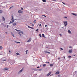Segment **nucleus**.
Segmentation results:
<instances>
[{
    "mask_svg": "<svg viewBox=\"0 0 77 77\" xmlns=\"http://www.w3.org/2000/svg\"><path fill=\"white\" fill-rule=\"evenodd\" d=\"M36 32H38V30H39V29H36Z\"/></svg>",
    "mask_w": 77,
    "mask_h": 77,
    "instance_id": "cd10ccee",
    "label": "nucleus"
},
{
    "mask_svg": "<svg viewBox=\"0 0 77 77\" xmlns=\"http://www.w3.org/2000/svg\"><path fill=\"white\" fill-rule=\"evenodd\" d=\"M32 26H34V25L33 24H32Z\"/></svg>",
    "mask_w": 77,
    "mask_h": 77,
    "instance_id": "ea45409f",
    "label": "nucleus"
},
{
    "mask_svg": "<svg viewBox=\"0 0 77 77\" xmlns=\"http://www.w3.org/2000/svg\"><path fill=\"white\" fill-rule=\"evenodd\" d=\"M18 32H19V33H22V34H23V32L20 31V30H18Z\"/></svg>",
    "mask_w": 77,
    "mask_h": 77,
    "instance_id": "7ed1b4c3",
    "label": "nucleus"
},
{
    "mask_svg": "<svg viewBox=\"0 0 77 77\" xmlns=\"http://www.w3.org/2000/svg\"><path fill=\"white\" fill-rule=\"evenodd\" d=\"M69 48H72V47L71 46H69Z\"/></svg>",
    "mask_w": 77,
    "mask_h": 77,
    "instance_id": "c03bdc74",
    "label": "nucleus"
},
{
    "mask_svg": "<svg viewBox=\"0 0 77 77\" xmlns=\"http://www.w3.org/2000/svg\"><path fill=\"white\" fill-rule=\"evenodd\" d=\"M54 2H56V0H54Z\"/></svg>",
    "mask_w": 77,
    "mask_h": 77,
    "instance_id": "79ce46f5",
    "label": "nucleus"
},
{
    "mask_svg": "<svg viewBox=\"0 0 77 77\" xmlns=\"http://www.w3.org/2000/svg\"><path fill=\"white\" fill-rule=\"evenodd\" d=\"M20 36H21V34H20Z\"/></svg>",
    "mask_w": 77,
    "mask_h": 77,
    "instance_id": "0e129e2a",
    "label": "nucleus"
},
{
    "mask_svg": "<svg viewBox=\"0 0 77 77\" xmlns=\"http://www.w3.org/2000/svg\"><path fill=\"white\" fill-rule=\"evenodd\" d=\"M68 32L69 33H71V31H70V30H68Z\"/></svg>",
    "mask_w": 77,
    "mask_h": 77,
    "instance_id": "a211bd4d",
    "label": "nucleus"
},
{
    "mask_svg": "<svg viewBox=\"0 0 77 77\" xmlns=\"http://www.w3.org/2000/svg\"><path fill=\"white\" fill-rule=\"evenodd\" d=\"M58 60H59V59H60V57H59V58H58Z\"/></svg>",
    "mask_w": 77,
    "mask_h": 77,
    "instance_id": "5fc2aeb1",
    "label": "nucleus"
},
{
    "mask_svg": "<svg viewBox=\"0 0 77 77\" xmlns=\"http://www.w3.org/2000/svg\"><path fill=\"white\" fill-rule=\"evenodd\" d=\"M28 27H29V29H31V28H32V27H30L29 26H28Z\"/></svg>",
    "mask_w": 77,
    "mask_h": 77,
    "instance_id": "7c9ffc66",
    "label": "nucleus"
},
{
    "mask_svg": "<svg viewBox=\"0 0 77 77\" xmlns=\"http://www.w3.org/2000/svg\"><path fill=\"white\" fill-rule=\"evenodd\" d=\"M17 24L16 23H13V26H15V25H16Z\"/></svg>",
    "mask_w": 77,
    "mask_h": 77,
    "instance_id": "dca6fc26",
    "label": "nucleus"
},
{
    "mask_svg": "<svg viewBox=\"0 0 77 77\" xmlns=\"http://www.w3.org/2000/svg\"><path fill=\"white\" fill-rule=\"evenodd\" d=\"M51 75H53V74L50 75V76H51Z\"/></svg>",
    "mask_w": 77,
    "mask_h": 77,
    "instance_id": "8fccbe9b",
    "label": "nucleus"
},
{
    "mask_svg": "<svg viewBox=\"0 0 77 77\" xmlns=\"http://www.w3.org/2000/svg\"><path fill=\"white\" fill-rule=\"evenodd\" d=\"M42 2H46V0H42Z\"/></svg>",
    "mask_w": 77,
    "mask_h": 77,
    "instance_id": "412c9836",
    "label": "nucleus"
},
{
    "mask_svg": "<svg viewBox=\"0 0 77 77\" xmlns=\"http://www.w3.org/2000/svg\"><path fill=\"white\" fill-rule=\"evenodd\" d=\"M46 66V64H43V67H45V66Z\"/></svg>",
    "mask_w": 77,
    "mask_h": 77,
    "instance_id": "aec40b11",
    "label": "nucleus"
},
{
    "mask_svg": "<svg viewBox=\"0 0 77 77\" xmlns=\"http://www.w3.org/2000/svg\"><path fill=\"white\" fill-rule=\"evenodd\" d=\"M46 48H48V47H46Z\"/></svg>",
    "mask_w": 77,
    "mask_h": 77,
    "instance_id": "6e6d98bb",
    "label": "nucleus"
},
{
    "mask_svg": "<svg viewBox=\"0 0 77 77\" xmlns=\"http://www.w3.org/2000/svg\"><path fill=\"white\" fill-rule=\"evenodd\" d=\"M9 53H11V51H9Z\"/></svg>",
    "mask_w": 77,
    "mask_h": 77,
    "instance_id": "864d4df0",
    "label": "nucleus"
},
{
    "mask_svg": "<svg viewBox=\"0 0 77 77\" xmlns=\"http://www.w3.org/2000/svg\"><path fill=\"white\" fill-rule=\"evenodd\" d=\"M12 36H13V37H15V36H14V34L12 35Z\"/></svg>",
    "mask_w": 77,
    "mask_h": 77,
    "instance_id": "c9c22d12",
    "label": "nucleus"
},
{
    "mask_svg": "<svg viewBox=\"0 0 77 77\" xmlns=\"http://www.w3.org/2000/svg\"><path fill=\"white\" fill-rule=\"evenodd\" d=\"M68 57H69V58L71 57V56H69Z\"/></svg>",
    "mask_w": 77,
    "mask_h": 77,
    "instance_id": "2f4dec72",
    "label": "nucleus"
},
{
    "mask_svg": "<svg viewBox=\"0 0 77 77\" xmlns=\"http://www.w3.org/2000/svg\"><path fill=\"white\" fill-rule=\"evenodd\" d=\"M6 61V60H2L3 62Z\"/></svg>",
    "mask_w": 77,
    "mask_h": 77,
    "instance_id": "bb28decb",
    "label": "nucleus"
},
{
    "mask_svg": "<svg viewBox=\"0 0 77 77\" xmlns=\"http://www.w3.org/2000/svg\"><path fill=\"white\" fill-rule=\"evenodd\" d=\"M11 23V21L10 23H9V24H10Z\"/></svg>",
    "mask_w": 77,
    "mask_h": 77,
    "instance_id": "a19ab883",
    "label": "nucleus"
},
{
    "mask_svg": "<svg viewBox=\"0 0 77 77\" xmlns=\"http://www.w3.org/2000/svg\"><path fill=\"white\" fill-rule=\"evenodd\" d=\"M11 17H12L11 20H12V21H13L14 20V18H13V16H12Z\"/></svg>",
    "mask_w": 77,
    "mask_h": 77,
    "instance_id": "2eb2a0df",
    "label": "nucleus"
},
{
    "mask_svg": "<svg viewBox=\"0 0 77 77\" xmlns=\"http://www.w3.org/2000/svg\"><path fill=\"white\" fill-rule=\"evenodd\" d=\"M40 67H41V65H40Z\"/></svg>",
    "mask_w": 77,
    "mask_h": 77,
    "instance_id": "052dcab7",
    "label": "nucleus"
},
{
    "mask_svg": "<svg viewBox=\"0 0 77 77\" xmlns=\"http://www.w3.org/2000/svg\"><path fill=\"white\" fill-rule=\"evenodd\" d=\"M39 35L40 37H42V35H41V34H39Z\"/></svg>",
    "mask_w": 77,
    "mask_h": 77,
    "instance_id": "b1692460",
    "label": "nucleus"
},
{
    "mask_svg": "<svg viewBox=\"0 0 77 77\" xmlns=\"http://www.w3.org/2000/svg\"><path fill=\"white\" fill-rule=\"evenodd\" d=\"M14 42H16V43H20V42H17L16 41H15Z\"/></svg>",
    "mask_w": 77,
    "mask_h": 77,
    "instance_id": "4be33fe9",
    "label": "nucleus"
},
{
    "mask_svg": "<svg viewBox=\"0 0 77 77\" xmlns=\"http://www.w3.org/2000/svg\"><path fill=\"white\" fill-rule=\"evenodd\" d=\"M60 36H62V34H60Z\"/></svg>",
    "mask_w": 77,
    "mask_h": 77,
    "instance_id": "3c124183",
    "label": "nucleus"
},
{
    "mask_svg": "<svg viewBox=\"0 0 77 77\" xmlns=\"http://www.w3.org/2000/svg\"><path fill=\"white\" fill-rule=\"evenodd\" d=\"M46 63H49V62H46Z\"/></svg>",
    "mask_w": 77,
    "mask_h": 77,
    "instance_id": "e433bc0d",
    "label": "nucleus"
},
{
    "mask_svg": "<svg viewBox=\"0 0 77 77\" xmlns=\"http://www.w3.org/2000/svg\"><path fill=\"white\" fill-rule=\"evenodd\" d=\"M33 22L34 23H36V20H34Z\"/></svg>",
    "mask_w": 77,
    "mask_h": 77,
    "instance_id": "f3484780",
    "label": "nucleus"
},
{
    "mask_svg": "<svg viewBox=\"0 0 77 77\" xmlns=\"http://www.w3.org/2000/svg\"><path fill=\"white\" fill-rule=\"evenodd\" d=\"M27 51H29L26 50V54H27Z\"/></svg>",
    "mask_w": 77,
    "mask_h": 77,
    "instance_id": "5701e85b",
    "label": "nucleus"
},
{
    "mask_svg": "<svg viewBox=\"0 0 77 77\" xmlns=\"http://www.w3.org/2000/svg\"><path fill=\"white\" fill-rule=\"evenodd\" d=\"M64 23L65 25V26H66L67 25H68V22H67V21L64 22Z\"/></svg>",
    "mask_w": 77,
    "mask_h": 77,
    "instance_id": "f257e3e1",
    "label": "nucleus"
},
{
    "mask_svg": "<svg viewBox=\"0 0 77 77\" xmlns=\"http://www.w3.org/2000/svg\"><path fill=\"white\" fill-rule=\"evenodd\" d=\"M65 18H67V17H65Z\"/></svg>",
    "mask_w": 77,
    "mask_h": 77,
    "instance_id": "4d7b16f0",
    "label": "nucleus"
},
{
    "mask_svg": "<svg viewBox=\"0 0 77 77\" xmlns=\"http://www.w3.org/2000/svg\"><path fill=\"white\" fill-rule=\"evenodd\" d=\"M59 74V72H57L55 73V74Z\"/></svg>",
    "mask_w": 77,
    "mask_h": 77,
    "instance_id": "9b49d317",
    "label": "nucleus"
},
{
    "mask_svg": "<svg viewBox=\"0 0 77 77\" xmlns=\"http://www.w3.org/2000/svg\"><path fill=\"white\" fill-rule=\"evenodd\" d=\"M23 71V69H22L20 70L18 73V74H20V73H21V72H22Z\"/></svg>",
    "mask_w": 77,
    "mask_h": 77,
    "instance_id": "f03ea898",
    "label": "nucleus"
},
{
    "mask_svg": "<svg viewBox=\"0 0 77 77\" xmlns=\"http://www.w3.org/2000/svg\"><path fill=\"white\" fill-rule=\"evenodd\" d=\"M42 37H43V38H45V36L44 35V34H42Z\"/></svg>",
    "mask_w": 77,
    "mask_h": 77,
    "instance_id": "4468645a",
    "label": "nucleus"
},
{
    "mask_svg": "<svg viewBox=\"0 0 77 77\" xmlns=\"http://www.w3.org/2000/svg\"><path fill=\"white\" fill-rule=\"evenodd\" d=\"M8 69H9L8 68H5L4 69V71H6V70H8Z\"/></svg>",
    "mask_w": 77,
    "mask_h": 77,
    "instance_id": "9d476101",
    "label": "nucleus"
},
{
    "mask_svg": "<svg viewBox=\"0 0 77 77\" xmlns=\"http://www.w3.org/2000/svg\"><path fill=\"white\" fill-rule=\"evenodd\" d=\"M12 8H13V6L11 7H10V8H9L10 9H11Z\"/></svg>",
    "mask_w": 77,
    "mask_h": 77,
    "instance_id": "72a5a7b5",
    "label": "nucleus"
},
{
    "mask_svg": "<svg viewBox=\"0 0 77 77\" xmlns=\"http://www.w3.org/2000/svg\"><path fill=\"white\" fill-rule=\"evenodd\" d=\"M72 15H75V16H77V14H75L74 13H72Z\"/></svg>",
    "mask_w": 77,
    "mask_h": 77,
    "instance_id": "f8f14e48",
    "label": "nucleus"
},
{
    "mask_svg": "<svg viewBox=\"0 0 77 77\" xmlns=\"http://www.w3.org/2000/svg\"><path fill=\"white\" fill-rule=\"evenodd\" d=\"M0 48L1 49H2V48H3V47H2V46H1L0 47Z\"/></svg>",
    "mask_w": 77,
    "mask_h": 77,
    "instance_id": "c85d7f7f",
    "label": "nucleus"
},
{
    "mask_svg": "<svg viewBox=\"0 0 77 77\" xmlns=\"http://www.w3.org/2000/svg\"><path fill=\"white\" fill-rule=\"evenodd\" d=\"M64 59H65V57H64Z\"/></svg>",
    "mask_w": 77,
    "mask_h": 77,
    "instance_id": "13d9d810",
    "label": "nucleus"
},
{
    "mask_svg": "<svg viewBox=\"0 0 77 77\" xmlns=\"http://www.w3.org/2000/svg\"><path fill=\"white\" fill-rule=\"evenodd\" d=\"M52 0V1H54V0Z\"/></svg>",
    "mask_w": 77,
    "mask_h": 77,
    "instance_id": "69168bd1",
    "label": "nucleus"
},
{
    "mask_svg": "<svg viewBox=\"0 0 77 77\" xmlns=\"http://www.w3.org/2000/svg\"><path fill=\"white\" fill-rule=\"evenodd\" d=\"M5 33H6V34H8V32H5Z\"/></svg>",
    "mask_w": 77,
    "mask_h": 77,
    "instance_id": "37998d69",
    "label": "nucleus"
},
{
    "mask_svg": "<svg viewBox=\"0 0 77 77\" xmlns=\"http://www.w3.org/2000/svg\"><path fill=\"white\" fill-rule=\"evenodd\" d=\"M7 28H8V25H7Z\"/></svg>",
    "mask_w": 77,
    "mask_h": 77,
    "instance_id": "bf43d9fd",
    "label": "nucleus"
},
{
    "mask_svg": "<svg viewBox=\"0 0 77 77\" xmlns=\"http://www.w3.org/2000/svg\"><path fill=\"white\" fill-rule=\"evenodd\" d=\"M18 12L19 14H21V13H22V11L21 10H19Z\"/></svg>",
    "mask_w": 77,
    "mask_h": 77,
    "instance_id": "1a4fd4ad",
    "label": "nucleus"
},
{
    "mask_svg": "<svg viewBox=\"0 0 77 77\" xmlns=\"http://www.w3.org/2000/svg\"><path fill=\"white\" fill-rule=\"evenodd\" d=\"M69 53H72V49L69 50Z\"/></svg>",
    "mask_w": 77,
    "mask_h": 77,
    "instance_id": "39448f33",
    "label": "nucleus"
},
{
    "mask_svg": "<svg viewBox=\"0 0 77 77\" xmlns=\"http://www.w3.org/2000/svg\"><path fill=\"white\" fill-rule=\"evenodd\" d=\"M31 41V38H29V39L27 41V42H30Z\"/></svg>",
    "mask_w": 77,
    "mask_h": 77,
    "instance_id": "423d86ee",
    "label": "nucleus"
},
{
    "mask_svg": "<svg viewBox=\"0 0 77 77\" xmlns=\"http://www.w3.org/2000/svg\"><path fill=\"white\" fill-rule=\"evenodd\" d=\"M45 53H48V54H50V52H48V51H45Z\"/></svg>",
    "mask_w": 77,
    "mask_h": 77,
    "instance_id": "0eeeda50",
    "label": "nucleus"
},
{
    "mask_svg": "<svg viewBox=\"0 0 77 77\" xmlns=\"http://www.w3.org/2000/svg\"><path fill=\"white\" fill-rule=\"evenodd\" d=\"M16 54H17V55H20V54L19 53H18V52H17L16 53Z\"/></svg>",
    "mask_w": 77,
    "mask_h": 77,
    "instance_id": "6ab92c4d",
    "label": "nucleus"
},
{
    "mask_svg": "<svg viewBox=\"0 0 77 77\" xmlns=\"http://www.w3.org/2000/svg\"><path fill=\"white\" fill-rule=\"evenodd\" d=\"M60 50H63V49L62 48H60Z\"/></svg>",
    "mask_w": 77,
    "mask_h": 77,
    "instance_id": "c756f323",
    "label": "nucleus"
},
{
    "mask_svg": "<svg viewBox=\"0 0 77 77\" xmlns=\"http://www.w3.org/2000/svg\"><path fill=\"white\" fill-rule=\"evenodd\" d=\"M47 25H45V27H47Z\"/></svg>",
    "mask_w": 77,
    "mask_h": 77,
    "instance_id": "49530a36",
    "label": "nucleus"
},
{
    "mask_svg": "<svg viewBox=\"0 0 77 77\" xmlns=\"http://www.w3.org/2000/svg\"><path fill=\"white\" fill-rule=\"evenodd\" d=\"M77 72V71H76L75 72Z\"/></svg>",
    "mask_w": 77,
    "mask_h": 77,
    "instance_id": "680f3d73",
    "label": "nucleus"
},
{
    "mask_svg": "<svg viewBox=\"0 0 77 77\" xmlns=\"http://www.w3.org/2000/svg\"><path fill=\"white\" fill-rule=\"evenodd\" d=\"M51 72H49L47 75V76H49V75H50V74H51Z\"/></svg>",
    "mask_w": 77,
    "mask_h": 77,
    "instance_id": "20e7f679",
    "label": "nucleus"
},
{
    "mask_svg": "<svg viewBox=\"0 0 77 77\" xmlns=\"http://www.w3.org/2000/svg\"><path fill=\"white\" fill-rule=\"evenodd\" d=\"M2 20L3 21H5V18L4 17H2Z\"/></svg>",
    "mask_w": 77,
    "mask_h": 77,
    "instance_id": "6e6552de",
    "label": "nucleus"
},
{
    "mask_svg": "<svg viewBox=\"0 0 77 77\" xmlns=\"http://www.w3.org/2000/svg\"><path fill=\"white\" fill-rule=\"evenodd\" d=\"M2 3H4V2H2Z\"/></svg>",
    "mask_w": 77,
    "mask_h": 77,
    "instance_id": "e2e57ef3",
    "label": "nucleus"
},
{
    "mask_svg": "<svg viewBox=\"0 0 77 77\" xmlns=\"http://www.w3.org/2000/svg\"><path fill=\"white\" fill-rule=\"evenodd\" d=\"M3 12V10H0V14H2Z\"/></svg>",
    "mask_w": 77,
    "mask_h": 77,
    "instance_id": "ddd939ff",
    "label": "nucleus"
},
{
    "mask_svg": "<svg viewBox=\"0 0 77 77\" xmlns=\"http://www.w3.org/2000/svg\"><path fill=\"white\" fill-rule=\"evenodd\" d=\"M39 26H41V24H39Z\"/></svg>",
    "mask_w": 77,
    "mask_h": 77,
    "instance_id": "58836bf2",
    "label": "nucleus"
},
{
    "mask_svg": "<svg viewBox=\"0 0 77 77\" xmlns=\"http://www.w3.org/2000/svg\"><path fill=\"white\" fill-rule=\"evenodd\" d=\"M21 10H23V8H21Z\"/></svg>",
    "mask_w": 77,
    "mask_h": 77,
    "instance_id": "f704fd0d",
    "label": "nucleus"
},
{
    "mask_svg": "<svg viewBox=\"0 0 77 77\" xmlns=\"http://www.w3.org/2000/svg\"><path fill=\"white\" fill-rule=\"evenodd\" d=\"M75 56V55H73V56Z\"/></svg>",
    "mask_w": 77,
    "mask_h": 77,
    "instance_id": "603ef678",
    "label": "nucleus"
},
{
    "mask_svg": "<svg viewBox=\"0 0 77 77\" xmlns=\"http://www.w3.org/2000/svg\"><path fill=\"white\" fill-rule=\"evenodd\" d=\"M43 16H44V17H46V16L45 15H43Z\"/></svg>",
    "mask_w": 77,
    "mask_h": 77,
    "instance_id": "4c0bfd02",
    "label": "nucleus"
},
{
    "mask_svg": "<svg viewBox=\"0 0 77 77\" xmlns=\"http://www.w3.org/2000/svg\"><path fill=\"white\" fill-rule=\"evenodd\" d=\"M11 35H14V34H13V33H11Z\"/></svg>",
    "mask_w": 77,
    "mask_h": 77,
    "instance_id": "09e8293b",
    "label": "nucleus"
},
{
    "mask_svg": "<svg viewBox=\"0 0 77 77\" xmlns=\"http://www.w3.org/2000/svg\"><path fill=\"white\" fill-rule=\"evenodd\" d=\"M31 29H33V28L31 27Z\"/></svg>",
    "mask_w": 77,
    "mask_h": 77,
    "instance_id": "de8ad7c7",
    "label": "nucleus"
},
{
    "mask_svg": "<svg viewBox=\"0 0 77 77\" xmlns=\"http://www.w3.org/2000/svg\"><path fill=\"white\" fill-rule=\"evenodd\" d=\"M14 21H15V20H14L13 21V20L11 22V23H13L14 22Z\"/></svg>",
    "mask_w": 77,
    "mask_h": 77,
    "instance_id": "a878e982",
    "label": "nucleus"
},
{
    "mask_svg": "<svg viewBox=\"0 0 77 77\" xmlns=\"http://www.w3.org/2000/svg\"><path fill=\"white\" fill-rule=\"evenodd\" d=\"M37 68H39V66L37 67Z\"/></svg>",
    "mask_w": 77,
    "mask_h": 77,
    "instance_id": "a18cd8bd",
    "label": "nucleus"
},
{
    "mask_svg": "<svg viewBox=\"0 0 77 77\" xmlns=\"http://www.w3.org/2000/svg\"><path fill=\"white\" fill-rule=\"evenodd\" d=\"M62 3L63 5H65V4L63 2H62Z\"/></svg>",
    "mask_w": 77,
    "mask_h": 77,
    "instance_id": "473e14b6",
    "label": "nucleus"
},
{
    "mask_svg": "<svg viewBox=\"0 0 77 77\" xmlns=\"http://www.w3.org/2000/svg\"><path fill=\"white\" fill-rule=\"evenodd\" d=\"M50 66H53V64H51L50 65Z\"/></svg>",
    "mask_w": 77,
    "mask_h": 77,
    "instance_id": "393cba45",
    "label": "nucleus"
}]
</instances>
